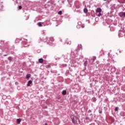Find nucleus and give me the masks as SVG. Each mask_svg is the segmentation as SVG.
Masks as SVG:
<instances>
[{
  "label": "nucleus",
  "instance_id": "1",
  "mask_svg": "<svg viewBox=\"0 0 125 125\" xmlns=\"http://www.w3.org/2000/svg\"><path fill=\"white\" fill-rule=\"evenodd\" d=\"M71 119L72 121V123L74 124L79 125V124H81V121L78 118L76 117L74 115L71 116Z\"/></svg>",
  "mask_w": 125,
  "mask_h": 125
},
{
  "label": "nucleus",
  "instance_id": "2",
  "mask_svg": "<svg viewBox=\"0 0 125 125\" xmlns=\"http://www.w3.org/2000/svg\"><path fill=\"white\" fill-rule=\"evenodd\" d=\"M119 16L120 17H125V12H120L119 13Z\"/></svg>",
  "mask_w": 125,
  "mask_h": 125
},
{
  "label": "nucleus",
  "instance_id": "3",
  "mask_svg": "<svg viewBox=\"0 0 125 125\" xmlns=\"http://www.w3.org/2000/svg\"><path fill=\"white\" fill-rule=\"evenodd\" d=\"M83 49V46L82 44H78V46H77V49L78 50H81V49Z\"/></svg>",
  "mask_w": 125,
  "mask_h": 125
},
{
  "label": "nucleus",
  "instance_id": "4",
  "mask_svg": "<svg viewBox=\"0 0 125 125\" xmlns=\"http://www.w3.org/2000/svg\"><path fill=\"white\" fill-rule=\"evenodd\" d=\"M96 12L100 13L101 12H102V9H101V8H98L96 11Z\"/></svg>",
  "mask_w": 125,
  "mask_h": 125
},
{
  "label": "nucleus",
  "instance_id": "5",
  "mask_svg": "<svg viewBox=\"0 0 125 125\" xmlns=\"http://www.w3.org/2000/svg\"><path fill=\"white\" fill-rule=\"evenodd\" d=\"M62 95H66L67 94V91L66 90H64L62 92Z\"/></svg>",
  "mask_w": 125,
  "mask_h": 125
},
{
  "label": "nucleus",
  "instance_id": "6",
  "mask_svg": "<svg viewBox=\"0 0 125 125\" xmlns=\"http://www.w3.org/2000/svg\"><path fill=\"white\" fill-rule=\"evenodd\" d=\"M32 81L30 80V81H29L28 82H27V86H30V84H32Z\"/></svg>",
  "mask_w": 125,
  "mask_h": 125
},
{
  "label": "nucleus",
  "instance_id": "7",
  "mask_svg": "<svg viewBox=\"0 0 125 125\" xmlns=\"http://www.w3.org/2000/svg\"><path fill=\"white\" fill-rule=\"evenodd\" d=\"M83 12L84 13H87V12H88V10H87V8H84L83 9Z\"/></svg>",
  "mask_w": 125,
  "mask_h": 125
},
{
  "label": "nucleus",
  "instance_id": "8",
  "mask_svg": "<svg viewBox=\"0 0 125 125\" xmlns=\"http://www.w3.org/2000/svg\"><path fill=\"white\" fill-rule=\"evenodd\" d=\"M39 63H43V59H39Z\"/></svg>",
  "mask_w": 125,
  "mask_h": 125
},
{
  "label": "nucleus",
  "instance_id": "9",
  "mask_svg": "<svg viewBox=\"0 0 125 125\" xmlns=\"http://www.w3.org/2000/svg\"><path fill=\"white\" fill-rule=\"evenodd\" d=\"M96 100H97V99L95 97H93L92 98V101H93V102H96Z\"/></svg>",
  "mask_w": 125,
  "mask_h": 125
},
{
  "label": "nucleus",
  "instance_id": "10",
  "mask_svg": "<svg viewBox=\"0 0 125 125\" xmlns=\"http://www.w3.org/2000/svg\"><path fill=\"white\" fill-rule=\"evenodd\" d=\"M17 122L18 124H20L21 123V119H18L17 120Z\"/></svg>",
  "mask_w": 125,
  "mask_h": 125
},
{
  "label": "nucleus",
  "instance_id": "11",
  "mask_svg": "<svg viewBox=\"0 0 125 125\" xmlns=\"http://www.w3.org/2000/svg\"><path fill=\"white\" fill-rule=\"evenodd\" d=\"M31 78V74H27L26 75V79H30Z\"/></svg>",
  "mask_w": 125,
  "mask_h": 125
},
{
  "label": "nucleus",
  "instance_id": "12",
  "mask_svg": "<svg viewBox=\"0 0 125 125\" xmlns=\"http://www.w3.org/2000/svg\"><path fill=\"white\" fill-rule=\"evenodd\" d=\"M38 25L39 27H42V22H38Z\"/></svg>",
  "mask_w": 125,
  "mask_h": 125
},
{
  "label": "nucleus",
  "instance_id": "13",
  "mask_svg": "<svg viewBox=\"0 0 125 125\" xmlns=\"http://www.w3.org/2000/svg\"><path fill=\"white\" fill-rule=\"evenodd\" d=\"M84 66L85 67L86 66V65H87V61H85L84 62V64H83Z\"/></svg>",
  "mask_w": 125,
  "mask_h": 125
},
{
  "label": "nucleus",
  "instance_id": "14",
  "mask_svg": "<svg viewBox=\"0 0 125 125\" xmlns=\"http://www.w3.org/2000/svg\"><path fill=\"white\" fill-rule=\"evenodd\" d=\"M58 14L60 15H62V11H59L58 12Z\"/></svg>",
  "mask_w": 125,
  "mask_h": 125
},
{
  "label": "nucleus",
  "instance_id": "15",
  "mask_svg": "<svg viewBox=\"0 0 125 125\" xmlns=\"http://www.w3.org/2000/svg\"><path fill=\"white\" fill-rule=\"evenodd\" d=\"M8 59L9 61H11V60H12V58H11V57H9L8 58Z\"/></svg>",
  "mask_w": 125,
  "mask_h": 125
},
{
  "label": "nucleus",
  "instance_id": "16",
  "mask_svg": "<svg viewBox=\"0 0 125 125\" xmlns=\"http://www.w3.org/2000/svg\"><path fill=\"white\" fill-rule=\"evenodd\" d=\"M66 43H67V44H71V43H72V42L69 41L66 42Z\"/></svg>",
  "mask_w": 125,
  "mask_h": 125
},
{
  "label": "nucleus",
  "instance_id": "17",
  "mask_svg": "<svg viewBox=\"0 0 125 125\" xmlns=\"http://www.w3.org/2000/svg\"><path fill=\"white\" fill-rule=\"evenodd\" d=\"M119 110V107H116L115 108V111H118Z\"/></svg>",
  "mask_w": 125,
  "mask_h": 125
},
{
  "label": "nucleus",
  "instance_id": "18",
  "mask_svg": "<svg viewBox=\"0 0 125 125\" xmlns=\"http://www.w3.org/2000/svg\"><path fill=\"white\" fill-rule=\"evenodd\" d=\"M98 17H100V16H102V14L101 13H99V14L98 15Z\"/></svg>",
  "mask_w": 125,
  "mask_h": 125
},
{
  "label": "nucleus",
  "instance_id": "19",
  "mask_svg": "<svg viewBox=\"0 0 125 125\" xmlns=\"http://www.w3.org/2000/svg\"><path fill=\"white\" fill-rule=\"evenodd\" d=\"M95 60H96V57H93V61H94Z\"/></svg>",
  "mask_w": 125,
  "mask_h": 125
},
{
  "label": "nucleus",
  "instance_id": "20",
  "mask_svg": "<svg viewBox=\"0 0 125 125\" xmlns=\"http://www.w3.org/2000/svg\"><path fill=\"white\" fill-rule=\"evenodd\" d=\"M78 25H82V22L79 21V22H78Z\"/></svg>",
  "mask_w": 125,
  "mask_h": 125
},
{
  "label": "nucleus",
  "instance_id": "21",
  "mask_svg": "<svg viewBox=\"0 0 125 125\" xmlns=\"http://www.w3.org/2000/svg\"><path fill=\"white\" fill-rule=\"evenodd\" d=\"M19 9H22V6H19Z\"/></svg>",
  "mask_w": 125,
  "mask_h": 125
},
{
  "label": "nucleus",
  "instance_id": "22",
  "mask_svg": "<svg viewBox=\"0 0 125 125\" xmlns=\"http://www.w3.org/2000/svg\"><path fill=\"white\" fill-rule=\"evenodd\" d=\"M82 28H84V25L83 24H82L81 25Z\"/></svg>",
  "mask_w": 125,
  "mask_h": 125
},
{
  "label": "nucleus",
  "instance_id": "23",
  "mask_svg": "<svg viewBox=\"0 0 125 125\" xmlns=\"http://www.w3.org/2000/svg\"><path fill=\"white\" fill-rule=\"evenodd\" d=\"M45 125H47V123H45Z\"/></svg>",
  "mask_w": 125,
  "mask_h": 125
},
{
  "label": "nucleus",
  "instance_id": "24",
  "mask_svg": "<svg viewBox=\"0 0 125 125\" xmlns=\"http://www.w3.org/2000/svg\"><path fill=\"white\" fill-rule=\"evenodd\" d=\"M4 56H7V55H4Z\"/></svg>",
  "mask_w": 125,
  "mask_h": 125
},
{
  "label": "nucleus",
  "instance_id": "25",
  "mask_svg": "<svg viewBox=\"0 0 125 125\" xmlns=\"http://www.w3.org/2000/svg\"><path fill=\"white\" fill-rule=\"evenodd\" d=\"M118 2H119L120 3H121V2L120 1H118Z\"/></svg>",
  "mask_w": 125,
  "mask_h": 125
},
{
  "label": "nucleus",
  "instance_id": "26",
  "mask_svg": "<svg viewBox=\"0 0 125 125\" xmlns=\"http://www.w3.org/2000/svg\"><path fill=\"white\" fill-rule=\"evenodd\" d=\"M104 1H106V0H104Z\"/></svg>",
  "mask_w": 125,
  "mask_h": 125
},
{
  "label": "nucleus",
  "instance_id": "27",
  "mask_svg": "<svg viewBox=\"0 0 125 125\" xmlns=\"http://www.w3.org/2000/svg\"><path fill=\"white\" fill-rule=\"evenodd\" d=\"M67 1H69V0H67Z\"/></svg>",
  "mask_w": 125,
  "mask_h": 125
}]
</instances>
